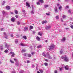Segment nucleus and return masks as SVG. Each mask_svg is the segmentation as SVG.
Here are the masks:
<instances>
[{"label":"nucleus","instance_id":"obj_40","mask_svg":"<svg viewBox=\"0 0 73 73\" xmlns=\"http://www.w3.org/2000/svg\"><path fill=\"white\" fill-rule=\"evenodd\" d=\"M11 73H16V71L15 70H13L11 72Z\"/></svg>","mask_w":73,"mask_h":73},{"label":"nucleus","instance_id":"obj_17","mask_svg":"<svg viewBox=\"0 0 73 73\" xmlns=\"http://www.w3.org/2000/svg\"><path fill=\"white\" fill-rule=\"evenodd\" d=\"M14 12L16 14H18V11L16 10H15L14 11Z\"/></svg>","mask_w":73,"mask_h":73},{"label":"nucleus","instance_id":"obj_6","mask_svg":"<svg viewBox=\"0 0 73 73\" xmlns=\"http://www.w3.org/2000/svg\"><path fill=\"white\" fill-rule=\"evenodd\" d=\"M64 68L66 70H68L69 69V66L68 65L64 66Z\"/></svg>","mask_w":73,"mask_h":73},{"label":"nucleus","instance_id":"obj_4","mask_svg":"<svg viewBox=\"0 0 73 73\" xmlns=\"http://www.w3.org/2000/svg\"><path fill=\"white\" fill-rule=\"evenodd\" d=\"M9 44H5V48H7V49H8V50H11L10 49H9V48H8V47H9Z\"/></svg>","mask_w":73,"mask_h":73},{"label":"nucleus","instance_id":"obj_34","mask_svg":"<svg viewBox=\"0 0 73 73\" xmlns=\"http://www.w3.org/2000/svg\"><path fill=\"white\" fill-rule=\"evenodd\" d=\"M17 25H20V21H18L17 22Z\"/></svg>","mask_w":73,"mask_h":73},{"label":"nucleus","instance_id":"obj_53","mask_svg":"<svg viewBox=\"0 0 73 73\" xmlns=\"http://www.w3.org/2000/svg\"><path fill=\"white\" fill-rule=\"evenodd\" d=\"M5 1H3V3H2L3 5H4V4H5Z\"/></svg>","mask_w":73,"mask_h":73},{"label":"nucleus","instance_id":"obj_43","mask_svg":"<svg viewBox=\"0 0 73 73\" xmlns=\"http://www.w3.org/2000/svg\"><path fill=\"white\" fill-rule=\"evenodd\" d=\"M22 11L23 12V13H25V11L24 9H22Z\"/></svg>","mask_w":73,"mask_h":73},{"label":"nucleus","instance_id":"obj_28","mask_svg":"<svg viewBox=\"0 0 73 73\" xmlns=\"http://www.w3.org/2000/svg\"><path fill=\"white\" fill-rule=\"evenodd\" d=\"M26 52V50H23L22 51V53H24V52Z\"/></svg>","mask_w":73,"mask_h":73},{"label":"nucleus","instance_id":"obj_20","mask_svg":"<svg viewBox=\"0 0 73 73\" xmlns=\"http://www.w3.org/2000/svg\"><path fill=\"white\" fill-rule=\"evenodd\" d=\"M38 35L40 36H42V33L40 32L38 33Z\"/></svg>","mask_w":73,"mask_h":73},{"label":"nucleus","instance_id":"obj_38","mask_svg":"<svg viewBox=\"0 0 73 73\" xmlns=\"http://www.w3.org/2000/svg\"><path fill=\"white\" fill-rule=\"evenodd\" d=\"M48 58H49V59H52V57H51L50 56H48Z\"/></svg>","mask_w":73,"mask_h":73},{"label":"nucleus","instance_id":"obj_5","mask_svg":"<svg viewBox=\"0 0 73 73\" xmlns=\"http://www.w3.org/2000/svg\"><path fill=\"white\" fill-rule=\"evenodd\" d=\"M51 26H46L45 27L46 29H49L50 28H51Z\"/></svg>","mask_w":73,"mask_h":73},{"label":"nucleus","instance_id":"obj_45","mask_svg":"<svg viewBox=\"0 0 73 73\" xmlns=\"http://www.w3.org/2000/svg\"><path fill=\"white\" fill-rule=\"evenodd\" d=\"M59 70H60V71H61V70H62V68H59Z\"/></svg>","mask_w":73,"mask_h":73},{"label":"nucleus","instance_id":"obj_30","mask_svg":"<svg viewBox=\"0 0 73 73\" xmlns=\"http://www.w3.org/2000/svg\"><path fill=\"white\" fill-rule=\"evenodd\" d=\"M56 19H57L58 20L59 19V17H58V16H56Z\"/></svg>","mask_w":73,"mask_h":73},{"label":"nucleus","instance_id":"obj_2","mask_svg":"<svg viewBox=\"0 0 73 73\" xmlns=\"http://www.w3.org/2000/svg\"><path fill=\"white\" fill-rule=\"evenodd\" d=\"M10 54H11V57H15V53L13 52H11L9 53Z\"/></svg>","mask_w":73,"mask_h":73},{"label":"nucleus","instance_id":"obj_56","mask_svg":"<svg viewBox=\"0 0 73 73\" xmlns=\"http://www.w3.org/2000/svg\"><path fill=\"white\" fill-rule=\"evenodd\" d=\"M46 15H47V16H49V15H50L48 13H46Z\"/></svg>","mask_w":73,"mask_h":73},{"label":"nucleus","instance_id":"obj_48","mask_svg":"<svg viewBox=\"0 0 73 73\" xmlns=\"http://www.w3.org/2000/svg\"><path fill=\"white\" fill-rule=\"evenodd\" d=\"M71 28L73 29V25H71L70 26Z\"/></svg>","mask_w":73,"mask_h":73},{"label":"nucleus","instance_id":"obj_7","mask_svg":"<svg viewBox=\"0 0 73 73\" xmlns=\"http://www.w3.org/2000/svg\"><path fill=\"white\" fill-rule=\"evenodd\" d=\"M54 9L55 13H57L58 12V10H57V7H55V8Z\"/></svg>","mask_w":73,"mask_h":73},{"label":"nucleus","instance_id":"obj_63","mask_svg":"<svg viewBox=\"0 0 73 73\" xmlns=\"http://www.w3.org/2000/svg\"><path fill=\"white\" fill-rule=\"evenodd\" d=\"M11 37H13V34H11Z\"/></svg>","mask_w":73,"mask_h":73},{"label":"nucleus","instance_id":"obj_26","mask_svg":"<svg viewBox=\"0 0 73 73\" xmlns=\"http://www.w3.org/2000/svg\"><path fill=\"white\" fill-rule=\"evenodd\" d=\"M28 57H31V54H29L27 55Z\"/></svg>","mask_w":73,"mask_h":73},{"label":"nucleus","instance_id":"obj_33","mask_svg":"<svg viewBox=\"0 0 73 73\" xmlns=\"http://www.w3.org/2000/svg\"><path fill=\"white\" fill-rule=\"evenodd\" d=\"M63 53V51H62V50L60 51V54H62Z\"/></svg>","mask_w":73,"mask_h":73},{"label":"nucleus","instance_id":"obj_16","mask_svg":"<svg viewBox=\"0 0 73 73\" xmlns=\"http://www.w3.org/2000/svg\"><path fill=\"white\" fill-rule=\"evenodd\" d=\"M10 8V7L9 6H6V9H7V10H9Z\"/></svg>","mask_w":73,"mask_h":73},{"label":"nucleus","instance_id":"obj_51","mask_svg":"<svg viewBox=\"0 0 73 73\" xmlns=\"http://www.w3.org/2000/svg\"><path fill=\"white\" fill-rule=\"evenodd\" d=\"M27 54H23V56H26Z\"/></svg>","mask_w":73,"mask_h":73},{"label":"nucleus","instance_id":"obj_52","mask_svg":"<svg viewBox=\"0 0 73 73\" xmlns=\"http://www.w3.org/2000/svg\"><path fill=\"white\" fill-rule=\"evenodd\" d=\"M68 13H71L70 10H68Z\"/></svg>","mask_w":73,"mask_h":73},{"label":"nucleus","instance_id":"obj_44","mask_svg":"<svg viewBox=\"0 0 73 73\" xmlns=\"http://www.w3.org/2000/svg\"><path fill=\"white\" fill-rule=\"evenodd\" d=\"M41 47V45L38 46V48H40Z\"/></svg>","mask_w":73,"mask_h":73},{"label":"nucleus","instance_id":"obj_54","mask_svg":"<svg viewBox=\"0 0 73 73\" xmlns=\"http://www.w3.org/2000/svg\"><path fill=\"white\" fill-rule=\"evenodd\" d=\"M0 30H1V31H3L4 30V29H3V28H1L0 29Z\"/></svg>","mask_w":73,"mask_h":73},{"label":"nucleus","instance_id":"obj_35","mask_svg":"<svg viewBox=\"0 0 73 73\" xmlns=\"http://www.w3.org/2000/svg\"><path fill=\"white\" fill-rule=\"evenodd\" d=\"M31 14H34V10H33L31 12Z\"/></svg>","mask_w":73,"mask_h":73},{"label":"nucleus","instance_id":"obj_22","mask_svg":"<svg viewBox=\"0 0 73 73\" xmlns=\"http://www.w3.org/2000/svg\"><path fill=\"white\" fill-rule=\"evenodd\" d=\"M42 55L44 57H46V55L45 54V52H43L42 53Z\"/></svg>","mask_w":73,"mask_h":73},{"label":"nucleus","instance_id":"obj_25","mask_svg":"<svg viewBox=\"0 0 73 73\" xmlns=\"http://www.w3.org/2000/svg\"><path fill=\"white\" fill-rule=\"evenodd\" d=\"M10 62H11V63H12L13 64H14V62H13L12 60L11 59H10Z\"/></svg>","mask_w":73,"mask_h":73},{"label":"nucleus","instance_id":"obj_29","mask_svg":"<svg viewBox=\"0 0 73 73\" xmlns=\"http://www.w3.org/2000/svg\"><path fill=\"white\" fill-rule=\"evenodd\" d=\"M46 55L47 56H48H48H49V52H47L46 53Z\"/></svg>","mask_w":73,"mask_h":73},{"label":"nucleus","instance_id":"obj_59","mask_svg":"<svg viewBox=\"0 0 73 73\" xmlns=\"http://www.w3.org/2000/svg\"><path fill=\"white\" fill-rule=\"evenodd\" d=\"M59 32H61V31H62V30H61V29H60L59 30Z\"/></svg>","mask_w":73,"mask_h":73},{"label":"nucleus","instance_id":"obj_55","mask_svg":"<svg viewBox=\"0 0 73 73\" xmlns=\"http://www.w3.org/2000/svg\"><path fill=\"white\" fill-rule=\"evenodd\" d=\"M30 61L29 60H27V63H29Z\"/></svg>","mask_w":73,"mask_h":73},{"label":"nucleus","instance_id":"obj_13","mask_svg":"<svg viewBox=\"0 0 73 73\" xmlns=\"http://www.w3.org/2000/svg\"><path fill=\"white\" fill-rule=\"evenodd\" d=\"M15 18H11V20L12 22H14V21H15Z\"/></svg>","mask_w":73,"mask_h":73},{"label":"nucleus","instance_id":"obj_3","mask_svg":"<svg viewBox=\"0 0 73 73\" xmlns=\"http://www.w3.org/2000/svg\"><path fill=\"white\" fill-rule=\"evenodd\" d=\"M54 48V45L53 44H52L50 46L49 49L50 50H52V49H53Z\"/></svg>","mask_w":73,"mask_h":73},{"label":"nucleus","instance_id":"obj_64","mask_svg":"<svg viewBox=\"0 0 73 73\" xmlns=\"http://www.w3.org/2000/svg\"><path fill=\"white\" fill-rule=\"evenodd\" d=\"M19 73H23V71H21Z\"/></svg>","mask_w":73,"mask_h":73},{"label":"nucleus","instance_id":"obj_61","mask_svg":"<svg viewBox=\"0 0 73 73\" xmlns=\"http://www.w3.org/2000/svg\"><path fill=\"white\" fill-rule=\"evenodd\" d=\"M15 17H16V18H18V16L17 15H15Z\"/></svg>","mask_w":73,"mask_h":73},{"label":"nucleus","instance_id":"obj_31","mask_svg":"<svg viewBox=\"0 0 73 73\" xmlns=\"http://www.w3.org/2000/svg\"><path fill=\"white\" fill-rule=\"evenodd\" d=\"M0 48L1 50H2L3 49V47L1 46H0Z\"/></svg>","mask_w":73,"mask_h":73},{"label":"nucleus","instance_id":"obj_58","mask_svg":"<svg viewBox=\"0 0 73 73\" xmlns=\"http://www.w3.org/2000/svg\"><path fill=\"white\" fill-rule=\"evenodd\" d=\"M44 61H47V62H48V60H47V59H45L44 60Z\"/></svg>","mask_w":73,"mask_h":73},{"label":"nucleus","instance_id":"obj_12","mask_svg":"<svg viewBox=\"0 0 73 73\" xmlns=\"http://www.w3.org/2000/svg\"><path fill=\"white\" fill-rule=\"evenodd\" d=\"M21 46H27V45H26V44H25L22 43H21Z\"/></svg>","mask_w":73,"mask_h":73},{"label":"nucleus","instance_id":"obj_11","mask_svg":"<svg viewBox=\"0 0 73 73\" xmlns=\"http://www.w3.org/2000/svg\"><path fill=\"white\" fill-rule=\"evenodd\" d=\"M4 35H5V38H8V36H7V35L5 33H4Z\"/></svg>","mask_w":73,"mask_h":73},{"label":"nucleus","instance_id":"obj_19","mask_svg":"<svg viewBox=\"0 0 73 73\" xmlns=\"http://www.w3.org/2000/svg\"><path fill=\"white\" fill-rule=\"evenodd\" d=\"M39 2H40L41 3H43L44 1L43 0H38Z\"/></svg>","mask_w":73,"mask_h":73},{"label":"nucleus","instance_id":"obj_32","mask_svg":"<svg viewBox=\"0 0 73 73\" xmlns=\"http://www.w3.org/2000/svg\"><path fill=\"white\" fill-rule=\"evenodd\" d=\"M15 65L16 66H18L19 65V63L16 62L15 64Z\"/></svg>","mask_w":73,"mask_h":73},{"label":"nucleus","instance_id":"obj_8","mask_svg":"<svg viewBox=\"0 0 73 73\" xmlns=\"http://www.w3.org/2000/svg\"><path fill=\"white\" fill-rule=\"evenodd\" d=\"M66 40V38H65V37H63V38L61 39V41L62 42H64Z\"/></svg>","mask_w":73,"mask_h":73},{"label":"nucleus","instance_id":"obj_21","mask_svg":"<svg viewBox=\"0 0 73 73\" xmlns=\"http://www.w3.org/2000/svg\"><path fill=\"white\" fill-rule=\"evenodd\" d=\"M30 29H33V27L32 26H30Z\"/></svg>","mask_w":73,"mask_h":73},{"label":"nucleus","instance_id":"obj_15","mask_svg":"<svg viewBox=\"0 0 73 73\" xmlns=\"http://www.w3.org/2000/svg\"><path fill=\"white\" fill-rule=\"evenodd\" d=\"M36 39L38 41H40V38L38 36L36 37Z\"/></svg>","mask_w":73,"mask_h":73},{"label":"nucleus","instance_id":"obj_57","mask_svg":"<svg viewBox=\"0 0 73 73\" xmlns=\"http://www.w3.org/2000/svg\"><path fill=\"white\" fill-rule=\"evenodd\" d=\"M32 68H34L35 67V65H34L33 64H32Z\"/></svg>","mask_w":73,"mask_h":73},{"label":"nucleus","instance_id":"obj_49","mask_svg":"<svg viewBox=\"0 0 73 73\" xmlns=\"http://www.w3.org/2000/svg\"><path fill=\"white\" fill-rule=\"evenodd\" d=\"M54 73H57V70H55L54 71Z\"/></svg>","mask_w":73,"mask_h":73},{"label":"nucleus","instance_id":"obj_37","mask_svg":"<svg viewBox=\"0 0 73 73\" xmlns=\"http://www.w3.org/2000/svg\"><path fill=\"white\" fill-rule=\"evenodd\" d=\"M44 64L45 66H48V63H47L45 62L44 63Z\"/></svg>","mask_w":73,"mask_h":73},{"label":"nucleus","instance_id":"obj_41","mask_svg":"<svg viewBox=\"0 0 73 73\" xmlns=\"http://www.w3.org/2000/svg\"><path fill=\"white\" fill-rule=\"evenodd\" d=\"M66 17L65 15H63V19H65V18H66Z\"/></svg>","mask_w":73,"mask_h":73},{"label":"nucleus","instance_id":"obj_14","mask_svg":"<svg viewBox=\"0 0 73 73\" xmlns=\"http://www.w3.org/2000/svg\"><path fill=\"white\" fill-rule=\"evenodd\" d=\"M47 23V21H45L43 22H42V24H46Z\"/></svg>","mask_w":73,"mask_h":73},{"label":"nucleus","instance_id":"obj_9","mask_svg":"<svg viewBox=\"0 0 73 73\" xmlns=\"http://www.w3.org/2000/svg\"><path fill=\"white\" fill-rule=\"evenodd\" d=\"M26 6L27 7V8H29V7H30V5H29V4L28 3V2L26 3Z\"/></svg>","mask_w":73,"mask_h":73},{"label":"nucleus","instance_id":"obj_24","mask_svg":"<svg viewBox=\"0 0 73 73\" xmlns=\"http://www.w3.org/2000/svg\"><path fill=\"white\" fill-rule=\"evenodd\" d=\"M39 71L40 72V73H43V70L41 69H40L39 70Z\"/></svg>","mask_w":73,"mask_h":73},{"label":"nucleus","instance_id":"obj_39","mask_svg":"<svg viewBox=\"0 0 73 73\" xmlns=\"http://www.w3.org/2000/svg\"><path fill=\"white\" fill-rule=\"evenodd\" d=\"M62 8V6H60V7H59V9L60 11H61V9Z\"/></svg>","mask_w":73,"mask_h":73},{"label":"nucleus","instance_id":"obj_10","mask_svg":"<svg viewBox=\"0 0 73 73\" xmlns=\"http://www.w3.org/2000/svg\"><path fill=\"white\" fill-rule=\"evenodd\" d=\"M28 29V28L27 27H25L24 28V31H27Z\"/></svg>","mask_w":73,"mask_h":73},{"label":"nucleus","instance_id":"obj_27","mask_svg":"<svg viewBox=\"0 0 73 73\" xmlns=\"http://www.w3.org/2000/svg\"><path fill=\"white\" fill-rule=\"evenodd\" d=\"M15 43H16V44L17 43H18V39L15 40Z\"/></svg>","mask_w":73,"mask_h":73},{"label":"nucleus","instance_id":"obj_60","mask_svg":"<svg viewBox=\"0 0 73 73\" xmlns=\"http://www.w3.org/2000/svg\"><path fill=\"white\" fill-rule=\"evenodd\" d=\"M25 23H22V25H25Z\"/></svg>","mask_w":73,"mask_h":73},{"label":"nucleus","instance_id":"obj_18","mask_svg":"<svg viewBox=\"0 0 73 73\" xmlns=\"http://www.w3.org/2000/svg\"><path fill=\"white\" fill-rule=\"evenodd\" d=\"M23 38L25 40H27V36L25 35L23 36Z\"/></svg>","mask_w":73,"mask_h":73},{"label":"nucleus","instance_id":"obj_47","mask_svg":"<svg viewBox=\"0 0 73 73\" xmlns=\"http://www.w3.org/2000/svg\"><path fill=\"white\" fill-rule=\"evenodd\" d=\"M69 8V6H67L65 7V8L66 9H67V8Z\"/></svg>","mask_w":73,"mask_h":73},{"label":"nucleus","instance_id":"obj_36","mask_svg":"<svg viewBox=\"0 0 73 73\" xmlns=\"http://www.w3.org/2000/svg\"><path fill=\"white\" fill-rule=\"evenodd\" d=\"M37 5H40V2H37L36 3Z\"/></svg>","mask_w":73,"mask_h":73},{"label":"nucleus","instance_id":"obj_23","mask_svg":"<svg viewBox=\"0 0 73 73\" xmlns=\"http://www.w3.org/2000/svg\"><path fill=\"white\" fill-rule=\"evenodd\" d=\"M49 5H44V7H45V8H46L47 7H48Z\"/></svg>","mask_w":73,"mask_h":73},{"label":"nucleus","instance_id":"obj_46","mask_svg":"<svg viewBox=\"0 0 73 73\" xmlns=\"http://www.w3.org/2000/svg\"><path fill=\"white\" fill-rule=\"evenodd\" d=\"M35 54V52H33L31 53V54L32 55H33V54Z\"/></svg>","mask_w":73,"mask_h":73},{"label":"nucleus","instance_id":"obj_42","mask_svg":"<svg viewBox=\"0 0 73 73\" xmlns=\"http://www.w3.org/2000/svg\"><path fill=\"white\" fill-rule=\"evenodd\" d=\"M8 50H5V53H7L8 52Z\"/></svg>","mask_w":73,"mask_h":73},{"label":"nucleus","instance_id":"obj_62","mask_svg":"<svg viewBox=\"0 0 73 73\" xmlns=\"http://www.w3.org/2000/svg\"><path fill=\"white\" fill-rule=\"evenodd\" d=\"M69 29V28H66V30H68Z\"/></svg>","mask_w":73,"mask_h":73},{"label":"nucleus","instance_id":"obj_50","mask_svg":"<svg viewBox=\"0 0 73 73\" xmlns=\"http://www.w3.org/2000/svg\"><path fill=\"white\" fill-rule=\"evenodd\" d=\"M2 13H3V15H4V13H5V12L4 11H2Z\"/></svg>","mask_w":73,"mask_h":73},{"label":"nucleus","instance_id":"obj_1","mask_svg":"<svg viewBox=\"0 0 73 73\" xmlns=\"http://www.w3.org/2000/svg\"><path fill=\"white\" fill-rule=\"evenodd\" d=\"M61 58L63 59L64 61L68 62L69 61V58L67 57L66 55H65L64 56H62L61 57Z\"/></svg>","mask_w":73,"mask_h":73}]
</instances>
